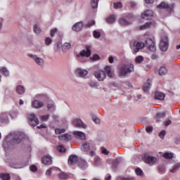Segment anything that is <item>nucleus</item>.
Masks as SVG:
<instances>
[{
	"instance_id": "e433bc0d",
	"label": "nucleus",
	"mask_w": 180,
	"mask_h": 180,
	"mask_svg": "<svg viewBox=\"0 0 180 180\" xmlns=\"http://www.w3.org/2000/svg\"><path fill=\"white\" fill-rule=\"evenodd\" d=\"M163 158L166 160H172L174 158V154L172 153H165L163 154Z\"/></svg>"
},
{
	"instance_id": "bf43d9fd",
	"label": "nucleus",
	"mask_w": 180,
	"mask_h": 180,
	"mask_svg": "<svg viewBox=\"0 0 180 180\" xmlns=\"http://www.w3.org/2000/svg\"><path fill=\"white\" fill-rule=\"evenodd\" d=\"M117 180H134V178H127V177H117Z\"/></svg>"
},
{
	"instance_id": "72a5a7b5",
	"label": "nucleus",
	"mask_w": 180,
	"mask_h": 180,
	"mask_svg": "<svg viewBox=\"0 0 180 180\" xmlns=\"http://www.w3.org/2000/svg\"><path fill=\"white\" fill-rule=\"evenodd\" d=\"M70 134H65L61 136H58L59 140L63 141H68L70 140Z\"/></svg>"
},
{
	"instance_id": "423d86ee",
	"label": "nucleus",
	"mask_w": 180,
	"mask_h": 180,
	"mask_svg": "<svg viewBox=\"0 0 180 180\" xmlns=\"http://www.w3.org/2000/svg\"><path fill=\"white\" fill-rule=\"evenodd\" d=\"M28 57L32 58L37 65L41 67V68H44V59L32 53L28 54Z\"/></svg>"
},
{
	"instance_id": "473e14b6",
	"label": "nucleus",
	"mask_w": 180,
	"mask_h": 180,
	"mask_svg": "<svg viewBox=\"0 0 180 180\" xmlns=\"http://www.w3.org/2000/svg\"><path fill=\"white\" fill-rule=\"evenodd\" d=\"M158 8L159 9H168L169 8V4L168 3L162 2L159 5H158Z\"/></svg>"
},
{
	"instance_id": "a18cd8bd",
	"label": "nucleus",
	"mask_w": 180,
	"mask_h": 180,
	"mask_svg": "<svg viewBox=\"0 0 180 180\" xmlns=\"http://www.w3.org/2000/svg\"><path fill=\"white\" fill-rule=\"evenodd\" d=\"M57 150L59 153H65V151H67V149H65V148L63 145H59L57 147Z\"/></svg>"
},
{
	"instance_id": "c9c22d12",
	"label": "nucleus",
	"mask_w": 180,
	"mask_h": 180,
	"mask_svg": "<svg viewBox=\"0 0 180 180\" xmlns=\"http://www.w3.org/2000/svg\"><path fill=\"white\" fill-rule=\"evenodd\" d=\"M71 49V44L65 42L63 46H62V50L63 51L65 52L67 50H70Z\"/></svg>"
},
{
	"instance_id": "a211bd4d",
	"label": "nucleus",
	"mask_w": 180,
	"mask_h": 180,
	"mask_svg": "<svg viewBox=\"0 0 180 180\" xmlns=\"http://www.w3.org/2000/svg\"><path fill=\"white\" fill-rule=\"evenodd\" d=\"M153 26H155V21H149L146 22L144 25H141L139 29L140 30H146V29H150V27H153Z\"/></svg>"
},
{
	"instance_id": "f8f14e48",
	"label": "nucleus",
	"mask_w": 180,
	"mask_h": 180,
	"mask_svg": "<svg viewBox=\"0 0 180 180\" xmlns=\"http://www.w3.org/2000/svg\"><path fill=\"white\" fill-rule=\"evenodd\" d=\"M94 77L98 79V81H103L106 78V73L103 70H97L94 73Z\"/></svg>"
},
{
	"instance_id": "2eb2a0df",
	"label": "nucleus",
	"mask_w": 180,
	"mask_h": 180,
	"mask_svg": "<svg viewBox=\"0 0 180 180\" xmlns=\"http://www.w3.org/2000/svg\"><path fill=\"white\" fill-rule=\"evenodd\" d=\"M41 161L45 165H51L53 164V158L50 155H46L42 158Z\"/></svg>"
},
{
	"instance_id": "0e129e2a",
	"label": "nucleus",
	"mask_w": 180,
	"mask_h": 180,
	"mask_svg": "<svg viewBox=\"0 0 180 180\" xmlns=\"http://www.w3.org/2000/svg\"><path fill=\"white\" fill-rule=\"evenodd\" d=\"M95 25V20H91L88 24H86L87 27H91V26H94Z\"/></svg>"
},
{
	"instance_id": "603ef678",
	"label": "nucleus",
	"mask_w": 180,
	"mask_h": 180,
	"mask_svg": "<svg viewBox=\"0 0 180 180\" xmlns=\"http://www.w3.org/2000/svg\"><path fill=\"white\" fill-rule=\"evenodd\" d=\"M93 35H94V37H95V39H99V37H101V32L97 31H94Z\"/></svg>"
},
{
	"instance_id": "7ed1b4c3",
	"label": "nucleus",
	"mask_w": 180,
	"mask_h": 180,
	"mask_svg": "<svg viewBox=\"0 0 180 180\" xmlns=\"http://www.w3.org/2000/svg\"><path fill=\"white\" fill-rule=\"evenodd\" d=\"M81 148L84 153H89L91 157H94L95 151H96V147H95V143H94L92 141L84 143Z\"/></svg>"
},
{
	"instance_id": "ea45409f",
	"label": "nucleus",
	"mask_w": 180,
	"mask_h": 180,
	"mask_svg": "<svg viewBox=\"0 0 180 180\" xmlns=\"http://www.w3.org/2000/svg\"><path fill=\"white\" fill-rule=\"evenodd\" d=\"M59 179H68V174H65V172L60 173L58 174Z\"/></svg>"
},
{
	"instance_id": "6ab92c4d",
	"label": "nucleus",
	"mask_w": 180,
	"mask_h": 180,
	"mask_svg": "<svg viewBox=\"0 0 180 180\" xmlns=\"http://www.w3.org/2000/svg\"><path fill=\"white\" fill-rule=\"evenodd\" d=\"M78 161H79L78 160V156H77L75 155H71L69 157L68 162L69 165H75V164H77L78 162Z\"/></svg>"
},
{
	"instance_id": "a19ab883",
	"label": "nucleus",
	"mask_w": 180,
	"mask_h": 180,
	"mask_svg": "<svg viewBox=\"0 0 180 180\" xmlns=\"http://www.w3.org/2000/svg\"><path fill=\"white\" fill-rule=\"evenodd\" d=\"M179 167H180V163H176L172 169L170 170V172H172V174H175V172H176L178 171V169H179Z\"/></svg>"
},
{
	"instance_id": "4d7b16f0",
	"label": "nucleus",
	"mask_w": 180,
	"mask_h": 180,
	"mask_svg": "<svg viewBox=\"0 0 180 180\" xmlns=\"http://www.w3.org/2000/svg\"><path fill=\"white\" fill-rule=\"evenodd\" d=\"M92 120L96 124H99V123H101V120H99V118H98L97 117H93Z\"/></svg>"
},
{
	"instance_id": "a878e982",
	"label": "nucleus",
	"mask_w": 180,
	"mask_h": 180,
	"mask_svg": "<svg viewBox=\"0 0 180 180\" xmlns=\"http://www.w3.org/2000/svg\"><path fill=\"white\" fill-rule=\"evenodd\" d=\"M15 91L17 92V94H18V95H23V94H25V89L23 86L18 85L15 87Z\"/></svg>"
},
{
	"instance_id": "f704fd0d",
	"label": "nucleus",
	"mask_w": 180,
	"mask_h": 180,
	"mask_svg": "<svg viewBox=\"0 0 180 180\" xmlns=\"http://www.w3.org/2000/svg\"><path fill=\"white\" fill-rule=\"evenodd\" d=\"M0 72L4 75V77H9V70L6 68H1Z\"/></svg>"
},
{
	"instance_id": "37998d69",
	"label": "nucleus",
	"mask_w": 180,
	"mask_h": 180,
	"mask_svg": "<svg viewBox=\"0 0 180 180\" xmlns=\"http://www.w3.org/2000/svg\"><path fill=\"white\" fill-rule=\"evenodd\" d=\"M143 61H144V58H143V56H137L135 59V62L136 64H141Z\"/></svg>"
},
{
	"instance_id": "4be33fe9",
	"label": "nucleus",
	"mask_w": 180,
	"mask_h": 180,
	"mask_svg": "<svg viewBox=\"0 0 180 180\" xmlns=\"http://www.w3.org/2000/svg\"><path fill=\"white\" fill-rule=\"evenodd\" d=\"M73 134L77 139H79L80 140H85L86 139V136L82 131H76L73 132Z\"/></svg>"
},
{
	"instance_id": "8fccbe9b",
	"label": "nucleus",
	"mask_w": 180,
	"mask_h": 180,
	"mask_svg": "<svg viewBox=\"0 0 180 180\" xmlns=\"http://www.w3.org/2000/svg\"><path fill=\"white\" fill-rule=\"evenodd\" d=\"M49 117H50V115H42L40 117V119L42 122H47L49 120Z\"/></svg>"
},
{
	"instance_id": "6e6552de",
	"label": "nucleus",
	"mask_w": 180,
	"mask_h": 180,
	"mask_svg": "<svg viewBox=\"0 0 180 180\" xmlns=\"http://www.w3.org/2000/svg\"><path fill=\"white\" fill-rule=\"evenodd\" d=\"M168 37L165 36L162 38L160 43V49L161 50V51H167V50H168Z\"/></svg>"
},
{
	"instance_id": "79ce46f5",
	"label": "nucleus",
	"mask_w": 180,
	"mask_h": 180,
	"mask_svg": "<svg viewBox=\"0 0 180 180\" xmlns=\"http://www.w3.org/2000/svg\"><path fill=\"white\" fill-rule=\"evenodd\" d=\"M34 32L36 33V34H40L41 33V29H40V27L39 25H35L34 26Z\"/></svg>"
},
{
	"instance_id": "cd10ccee",
	"label": "nucleus",
	"mask_w": 180,
	"mask_h": 180,
	"mask_svg": "<svg viewBox=\"0 0 180 180\" xmlns=\"http://www.w3.org/2000/svg\"><path fill=\"white\" fill-rule=\"evenodd\" d=\"M0 120L1 123H8L9 120L8 119V114L6 112H3L0 115Z\"/></svg>"
},
{
	"instance_id": "aec40b11",
	"label": "nucleus",
	"mask_w": 180,
	"mask_h": 180,
	"mask_svg": "<svg viewBox=\"0 0 180 180\" xmlns=\"http://www.w3.org/2000/svg\"><path fill=\"white\" fill-rule=\"evenodd\" d=\"M32 106L35 109H40V108H43V106H44V103L38 100H34L32 102Z\"/></svg>"
},
{
	"instance_id": "5701e85b",
	"label": "nucleus",
	"mask_w": 180,
	"mask_h": 180,
	"mask_svg": "<svg viewBox=\"0 0 180 180\" xmlns=\"http://www.w3.org/2000/svg\"><path fill=\"white\" fill-rule=\"evenodd\" d=\"M105 71L110 78H113L115 77V74L113 73V69H112V67L110 66H105Z\"/></svg>"
},
{
	"instance_id": "6e6d98bb",
	"label": "nucleus",
	"mask_w": 180,
	"mask_h": 180,
	"mask_svg": "<svg viewBox=\"0 0 180 180\" xmlns=\"http://www.w3.org/2000/svg\"><path fill=\"white\" fill-rule=\"evenodd\" d=\"M89 86H91V88H97L98 87V84L95 82H89Z\"/></svg>"
},
{
	"instance_id": "1a4fd4ad",
	"label": "nucleus",
	"mask_w": 180,
	"mask_h": 180,
	"mask_svg": "<svg viewBox=\"0 0 180 180\" xmlns=\"http://www.w3.org/2000/svg\"><path fill=\"white\" fill-rule=\"evenodd\" d=\"M28 122L30 126H32V127H34L35 126H37L39 124V120L37 117H36V115L34 114H30L28 115Z\"/></svg>"
},
{
	"instance_id": "58836bf2",
	"label": "nucleus",
	"mask_w": 180,
	"mask_h": 180,
	"mask_svg": "<svg viewBox=\"0 0 180 180\" xmlns=\"http://www.w3.org/2000/svg\"><path fill=\"white\" fill-rule=\"evenodd\" d=\"M114 8L115 9H122L123 8V4L120 1L115 2L114 3Z\"/></svg>"
},
{
	"instance_id": "338daca9",
	"label": "nucleus",
	"mask_w": 180,
	"mask_h": 180,
	"mask_svg": "<svg viewBox=\"0 0 180 180\" xmlns=\"http://www.w3.org/2000/svg\"><path fill=\"white\" fill-rule=\"evenodd\" d=\"M171 123H172L171 120H167L165 121L164 125L166 126V127H167V126H169V124H171Z\"/></svg>"
},
{
	"instance_id": "c85d7f7f",
	"label": "nucleus",
	"mask_w": 180,
	"mask_h": 180,
	"mask_svg": "<svg viewBox=\"0 0 180 180\" xmlns=\"http://www.w3.org/2000/svg\"><path fill=\"white\" fill-rule=\"evenodd\" d=\"M122 161L123 159L121 158H117V159H115L112 162V168L114 169H116V168H117V167L119 166V164H120Z\"/></svg>"
},
{
	"instance_id": "5fc2aeb1",
	"label": "nucleus",
	"mask_w": 180,
	"mask_h": 180,
	"mask_svg": "<svg viewBox=\"0 0 180 180\" xmlns=\"http://www.w3.org/2000/svg\"><path fill=\"white\" fill-rule=\"evenodd\" d=\"M48 110H50V109H52L53 108V110H56V105L54 103H48L47 104Z\"/></svg>"
},
{
	"instance_id": "f257e3e1",
	"label": "nucleus",
	"mask_w": 180,
	"mask_h": 180,
	"mask_svg": "<svg viewBox=\"0 0 180 180\" xmlns=\"http://www.w3.org/2000/svg\"><path fill=\"white\" fill-rule=\"evenodd\" d=\"M25 139V134L22 133L11 134L8 135L3 142V147L9 148L10 146L19 144Z\"/></svg>"
},
{
	"instance_id": "0eeeda50",
	"label": "nucleus",
	"mask_w": 180,
	"mask_h": 180,
	"mask_svg": "<svg viewBox=\"0 0 180 180\" xmlns=\"http://www.w3.org/2000/svg\"><path fill=\"white\" fill-rule=\"evenodd\" d=\"M145 47H147L150 51H155L157 50V47L155 46V42L153 41V39L148 38L145 40L144 44Z\"/></svg>"
},
{
	"instance_id": "c03bdc74",
	"label": "nucleus",
	"mask_w": 180,
	"mask_h": 180,
	"mask_svg": "<svg viewBox=\"0 0 180 180\" xmlns=\"http://www.w3.org/2000/svg\"><path fill=\"white\" fill-rule=\"evenodd\" d=\"M99 0H91V5L93 9H96L98 8V2Z\"/></svg>"
},
{
	"instance_id": "69168bd1",
	"label": "nucleus",
	"mask_w": 180,
	"mask_h": 180,
	"mask_svg": "<svg viewBox=\"0 0 180 180\" xmlns=\"http://www.w3.org/2000/svg\"><path fill=\"white\" fill-rule=\"evenodd\" d=\"M146 131L147 133H151V131H153V127H147Z\"/></svg>"
},
{
	"instance_id": "dca6fc26",
	"label": "nucleus",
	"mask_w": 180,
	"mask_h": 180,
	"mask_svg": "<svg viewBox=\"0 0 180 180\" xmlns=\"http://www.w3.org/2000/svg\"><path fill=\"white\" fill-rule=\"evenodd\" d=\"M145 162L146 164H154V162H157V158L150 155H148V154L146 153L144 155Z\"/></svg>"
},
{
	"instance_id": "f3484780",
	"label": "nucleus",
	"mask_w": 180,
	"mask_h": 180,
	"mask_svg": "<svg viewBox=\"0 0 180 180\" xmlns=\"http://www.w3.org/2000/svg\"><path fill=\"white\" fill-rule=\"evenodd\" d=\"M9 167H11V168H15V169L25 168V164L18 162L15 160H13L11 162H10Z\"/></svg>"
},
{
	"instance_id": "412c9836",
	"label": "nucleus",
	"mask_w": 180,
	"mask_h": 180,
	"mask_svg": "<svg viewBox=\"0 0 180 180\" xmlns=\"http://www.w3.org/2000/svg\"><path fill=\"white\" fill-rule=\"evenodd\" d=\"M82 27H84V23L82 22H79L75 23L72 29L74 32H81L82 30Z\"/></svg>"
},
{
	"instance_id": "680f3d73",
	"label": "nucleus",
	"mask_w": 180,
	"mask_h": 180,
	"mask_svg": "<svg viewBox=\"0 0 180 180\" xmlns=\"http://www.w3.org/2000/svg\"><path fill=\"white\" fill-rule=\"evenodd\" d=\"M91 60L93 61H98L99 60V56L97 54H94L91 58H90Z\"/></svg>"
},
{
	"instance_id": "4468645a",
	"label": "nucleus",
	"mask_w": 180,
	"mask_h": 180,
	"mask_svg": "<svg viewBox=\"0 0 180 180\" xmlns=\"http://www.w3.org/2000/svg\"><path fill=\"white\" fill-rule=\"evenodd\" d=\"M72 124L75 127H82V129H85L86 127V125L84 124L82 120L78 118L73 120Z\"/></svg>"
},
{
	"instance_id": "052dcab7",
	"label": "nucleus",
	"mask_w": 180,
	"mask_h": 180,
	"mask_svg": "<svg viewBox=\"0 0 180 180\" xmlns=\"http://www.w3.org/2000/svg\"><path fill=\"white\" fill-rule=\"evenodd\" d=\"M101 164V158L96 157L95 158V162L94 165H99Z\"/></svg>"
},
{
	"instance_id": "774afa93",
	"label": "nucleus",
	"mask_w": 180,
	"mask_h": 180,
	"mask_svg": "<svg viewBox=\"0 0 180 180\" xmlns=\"http://www.w3.org/2000/svg\"><path fill=\"white\" fill-rule=\"evenodd\" d=\"M130 6H131V8H136V3L135 2H134V1H131L130 3Z\"/></svg>"
},
{
	"instance_id": "e2e57ef3",
	"label": "nucleus",
	"mask_w": 180,
	"mask_h": 180,
	"mask_svg": "<svg viewBox=\"0 0 180 180\" xmlns=\"http://www.w3.org/2000/svg\"><path fill=\"white\" fill-rule=\"evenodd\" d=\"M30 171H32V172H36V171H37V167H36V165H32L30 167Z\"/></svg>"
},
{
	"instance_id": "9b49d317",
	"label": "nucleus",
	"mask_w": 180,
	"mask_h": 180,
	"mask_svg": "<svg viewBox=\"0 0 180 180\" xmlns=\"http://www.w3.org/2000/svg\"><path fill=\"white\" fill-rule=\"evenodd\" d=\"M144 43L135 41L133 44L134 53H139V50H141V49H144Z\"/></svg>"
},
{
	"instance_id": "2f4dec72",
	"label": "nucleus",
	"mask_w": 180,
	"mask_h": 180,
	"mask_svg": "<svg viewBox=\"0 0 180 180\" xmlns=\"http://www.w3.org/2000/svg\"><path fill=\"white\" fill-rule=\"evenodd\" d=\"M163 117H165V112H159L156 114L155 120L158 123L161 122V119H163Z\"/></svg>"
},
{
	"instance_id": "4c0bfd02",
	"label": "nucleus",
	"mask_w": 180,
	"mask_h": 180,
	"mask_svg": "<svg viewBox=\"0 0 180 180\" xmlns=\"http://www.w3.org/2000/svg\"><path fill=\"white\" fill-rule=\"evenodd\" d=\"M0 178L1 180H11V175L9 174H1Z\"/></svg>"
},
{
	"instance_id": "13d9d810",
	"label": "nucleus",
	"mask_w": 180,
	"mask_h": 180,
	"mask_svg": "<svg viewBox=\"0 0 180 180\" xmlns=\"http://www.w3.org/2000/svg\"><path fill=\"white\" fill-rule=\"evenodd\" d=\"M101 153L105 154V155H109V151L105 148H101Z\"/></svg>"
},
{
	"instance_id": "864d4df0",
	"label": "nucleus",
	"mask_w": 180,
	"mask_h": 180,
	"mask_svg": "<svg viewBox=\"0 0 180 180\" xmlns=\"http://www.w3.org/2000/svg\"><path fill=\"white\" fill-rule=\"evenodd\" d=\"M135 172H136V175H139L140 176H141V175H143V170H141V169H140V168H137L135 170Z\"/></svg>"
},
{
	"instance_id": "ddd939ff",
	"label": "nucleus",
	"mask_w": 180,
	"mask_h": 180,
	"mask_svg": "<svg viewBox=\"0 0 180 180\" xmlns=\"http://www.w3.org/2000/svg\"><path fill=\"white\" fill-rule=\"evenodd\" d=\"M75 75L80 78H84V77L88 75V71L85 69L78 68L75 70Z\"/></svg>"
},
{
	"instance_id": "49530a36",
	"label": "nucleus",
	"mask_w": 180,
	"mask_h": 180,
	"mask_svg": "<svg viewBox=\"0 0 180 180\" xmlns=\"http://www.w3.org/2000/svg\"><path fill=\"white\" fill-rule=\"evenodd\" d=\"M51 43H53V39H51V38L46 37L45 39V44H46V46H50L51 44Z\"/></svg>"
},
{
	"instance_id": "7c9ffc66",
	"label": "nucleus",
	"mask_w": 180,
	"mask_h": 180,
	"mask_svg": "<svg viewBox=\"0 0 180 180\" xmlns=\"http://www.w3.org/2000/svg\"><path fill=\"white\" fill-rule=\"evenodd\" d=\"M168 72V70H167V68L162 66L159 69V75H160V77H162V75H167V73Z\"/></svg>"
},
{
	"instance_id": "de8ad7c7",
	"label": "nucleus",
	"mask_w": 180,
	"mask_h": 180,
	"mask_svg": "<svg viewBox=\"0 0 180 180\" xmlns=\"http://www.w3.org/2000/svg\"><path fill=\"white\" fill-rule=\"evenodd\" d=\"M55 133L56 134H61L63 133H65V129H56Z\"/></svg>"
},
{
	"instance_id": "20e7f679",
	"label": "nucleus",
	"mask_w": 180,
	"mask_h": 180,
	"mask_svg": "<svg viewBox=\"0 0 180 180\" xmlns=\"http://www.w3.org/2000/svg\"><path fill=\"white\" fill-rule=\"evenodd\" d=\"M92 54V46L91 45H86L85 49L82 50L77 55V57L81 61L84 57H91Z\"/></svg>"
},
{
	"instance_id": "09e8293b",
	"label": "nucleus",
	"mask_w": 180,
	"mask_h": 180,
	"mask_svg": "<svg viewBox=\"0 0 180 180\" xmlns=\"http://www.w3.org/2000/svg\"><path fill=\"white\" fill-rule=\"evenodd\" d=\"M58 32V30L57 28H53L51 30V32H50L51 37H54V36H56V33H57Z\"/></svg>"
},
{
	"instance_id": "3c124183",
	"label": "nucleus",
	"mask_w": 180,
	"mask_h": 180,
	"mask_svg": "<svg viewBox=\"0 0 180 180\" xmlns=\"http://www.w3.org/2000/svg\"><path fill=\"white\" fill-rule=\"evenodd\" d=\"M165 134H167V131L165 130H162L159 134V137L162 139V140H164V137H165Z\"/></svg>"
},
{
	"instance_id": "393cba45",
	"label": "nucleus",
	"mask_w": 180,
	"mask_h": 180,
	"mask_svg": "<svg viewBox=\"0 0 180 180\" xmlns=\"http://www.w3.org/2000/svg\"><path fill=\"white\" fill-rule=\"evenodd\" d=\"M154 98H155V99H156L158 101H162V100H164V98H165V94H164L162 92L156 91L155 93Z\"/></svg>"
},
{
	"instance_id": "f03ea898",
	"label": "nucleus",
	"mask_w": 180,
	"mask_h": 180,
	"mask_svg": "<svg viewBox=\"0 0 180 180\" xmlns=\"http://www.w3.org/2000/svg\"><path fill=\"white\" fill-rule=\"evenodd\" d=\"M133 71H134V65L133 64H124L119 66V76L121 78H125Z\"/></svg>"
},
{
	"instance_id": "9d476101",
	"label": "nucleus",
	"mask_w": 180,
	"mask_h": 180,
	"mask_svg": "<svg viewBox=\"0 0 180 180\" xmlns=\"http://www.w3.org/2000/svg\"><path fill=\"white\" fill-rule=\"evenodd\" d=\"M153 16H154V13L151 10H146L141 14L142 19H145L146 20H151Z\"/></svg>"
},
{
	"instance_id": "bb28decb",
	"label": "nucleus",
	"mask_w": 180,
	"mask_h": 180,
	"mask_svg": "<svg viewBox=\"0 0 180 180\" xmlns=\"http://www.w3.org/2000/svg\"><path fill=\"white\" fill-rule=\"evenodd\" d=\"M79 167L81 169H86L88 168V163L84 160H79Z\"/></svg>"
},
{
	"instance_id": "39448f33",
	"label": "nucleus",
	"mask_w": 180,
	"mask_h": 180,
	"mask_svg": "<svg viewBox=\"0 0 180 180\" xmlns=\"http://www.w3.org/2000/svg\"><path fill=\"white\" fill-rule=\"evenodd\" d=\"M130 19H133V15L126 14L124 17H122L119 20V23L121 26H129V25H131Z\"/></svg>"
},
{
	"instance_id": "b1692460",
	"label": "nucleus",
	"mask_w": 180,
	"mask_h": 180,
	"mask_svg": "<svg viewBox=\"0 0 180 180\" xmlns=\"http://www.w3.org/2000/svg\"><path fill=\"white\" fill-rule=\"evenodd\" d=\"M151 84H153V82L148 79L143 86L144 92H148V91H150V88H151Z\"/></svg>"
},
{
	"instance_id": "c756f323",
	"label": "nucleus",
	"mask_w": 180,
	"mask_h": 180,
	"mask_svg": "<svg viewBox=\"0 0 180 180\" xmlns=\"http://www.w3.org/2000/svg\"><path fill=\"white\" fill-rule=\"evenodd\" d=\"M115 20H116V15H111L106 18V22L107 23H109V25H112V23H115Z\"/></svg>"
}]
</instances>
